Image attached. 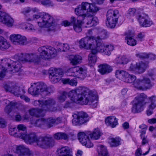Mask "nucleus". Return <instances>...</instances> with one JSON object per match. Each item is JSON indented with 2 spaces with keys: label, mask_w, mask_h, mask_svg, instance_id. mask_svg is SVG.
<instances>
[{
  "label": "nucleus",
  "mask_w": 156,
  "mask_h": 156,
  "mask_svg": "<svg viewBox=\"0 0 156 156\" xmlns=\"http://www.w3.org/2000/svg\"><path fill=\"white\" fill-rule=\"evenodd\" d=\"M67 94L73 102L83 105L88 104L93 108L96 107L98 105L97 96L86 87H80L70 91L68 93L63 91L58 98L59 101L62 102L64 101Z\"/></svg>",
  "instance_id": "nucleus-1"
},
{
  "label": "nucleus",
  "mask_w": 156,
  "mask_h": 156,
  "mask_svg": "<svg viewBox=\"0 0 156 156\" xmlns=\"http://www.w3.org/2000/svg\"><path fill=\"white\" fill-rule=\"evenodd\" d=\"M31 11L30 8L27 7L22 12V13L25 16V19L27 21L37 20L38 26L41 27H50L54 25L55 23V20L49 14L43 13L34 15L32 19L29 18L30 16L29 13Z\"/></svg>",
  "instance_id": "nucleus-2"
},
{
  "label": "nucleus",
  "mask_w": 156,
  "mask_h": 156,
  "mask_svg": "<svg viewBox=\"0 0 156 156\" xmlns=\"http://www.w3.org/2000/svg\"><path fill=\"white\" fill-rule=\"evenodd\" d=\"M21 67L20 62L15 58L14 60L6 58L0 59V69L2 70L0 72V80L5 76L7 70L13 73L17 72L21 70Z\"/></svg>",
  "instance_id": "nucleus-3"
},
{
  "label": "nucleus",
  "mask_w": 156,
  "mask_h": 156,
  "mask_svg": "<svg viewBox=\"0 0 156 156\" xmlns=\"http://www.w3.org/2000/svg\"><path fill=\"white\" fill-rule=\"evenodd\" d=\"M156 75V69H151L148 71L147 74L142 76V78L138 79L133 84L136 88L142 90L150 89L153 84L151 83V80H154Z\"/></svg>",
  "instance_id": "nucleus-4"
},
{
  "label": "nucleus",
  "mask_w": 156,
  "mask_h": 156,
  "mask_svg": "<svg viewBox=\"0 0 156 156\" xmlns=\"http://www.w3.org/2000/svg\"><path fill=\"white\" fill-rule=\"evenodd\" d=\"M29 92L34 95L40 94L43 97L49 95L54 91L53 88L48 87L43 82L34 83L28 89Z\"/></svg>",
  "instance_id": "nucleus-5"
},
{
  "label": "nucleus",
  "mask_w": 156,
  "mask_h": 156,
  "mask_svg": "<svg viewBox=\"0 0 156 156\" xmlns=\"http://www.w3.org/2000/svg\"><path fill=\"white\" fill-rule=\"evenodd\" d=\"M43 101V109H39L38 108H31L29 111L30 115L37 117H43L45 115L46 111L48 110V107L54 105L56 103L55 100L51 98H49Z\"/></svg>",
  "instance_id": "nucleus-6"
},
{
  "label": "nucleus",
  "mask_w": 156,
  "mask_h": 156,
  "mask_svg": "<svg viewBox=\"0 0 156 156\" xmlns=\"http://www.w3.org/2000/svg\"><path fill=\"white\" fill-rule=\"evenodd\" d=\"M147 97L146 95L143 93L138 94L135 97L133 101V105L131 109L132 113H138L143 111V107L146 104L145 100Z\"/></svg>",
  "instance_id": "nucleus-7"
},
{
  "label": "nucleus",
  "mask_w": 156,
  "mask_h": 156,
  "mask_svg": "<svg viewBox=\"0 0 156 156\" xmlns=\"http://www.w3.org/2000/svg\"><path fill=\"white\" fill-rule=\"evenodd\" d=\"M98 38L96 39L93 36H87L82 38L79 42V47L86 49H95L98 42Z\"/></svg>",
  "instance_id": "nucleus-8"
},
{
  "label": "nucleus",
  "mask_w": 156,
  "mask_h": 156,
  "mask_svg": "<svg viewBox=\"0 0 156 156\" xmlns=\"http://www.w3.org/2000/svg\"><path fill=\"white\" fill-rule=\"evenodd\" d=\"M38 51L41 58L45 59L52 58L55 57L57 51L54 48L50 46H43L38 48Z\"/></svg>",
  "instance_id": "nucleus-9"
},
{
  "label": "nucleus",
  "mask_w": 156,
  "mask_h": 156,
  "mask_svg": "<svg viewBox=\"0 0 156 156\" xmlns=\"http://www.w3.org/2000/svg\"><path fill=\"white\" fill-rule=\"evenodd\" d=\"M14 58L18 61L21 65V62H33L38 64L40 61V58L35 53H27L23 54L22 53L16 55Z\"/></svg>",
  "instance_id": "nucleus-10"
},
{
  "label": "nucleus",
  "mask_w": 156,
  "mask_h": 156,
  "mask_svg": "<svg viewBox=\"0 0 156 156\" xmlns=\"http://www.w3.org/2000/svg\"><path fill=\"white\" fill-rule=\"evenodd\" d=\"M107 20L106 23L107 26L111 28H114L118 21L119 16L118 10L109 9L107 13Z\"/></svg>",
  "instance_id": "nucleus-11"
},
{
  "label": "nucleus",
  "mask_w": 156,
  "mask_h": 156,
  "mask_svg": "<svg viewBox=\"0 0 156 156\" xmlns=\"http://www.w3.org/2000/svg\"><path fill=\"white\" fill-rule=\"evenodd\" d=\"M95 49L96 50H94L93 51L95 53L99 52L103 54L109 55L111 52L114 50V47L112 45L103 43L101 40L99 39Z\"/></svg>",
  "instance_id": "nucleus-12"
},
{
  "label": "nucleus",
  "mask_w": 156,
  "mask_h": 156,
  "mask_svg": "<svg viewBox=\"0 0 156 156\" xmlns=\"http://www.w3.org/2000/svg\"><path fill=\"white\" fill-rule=\"evenodd\" d=\"M86 68L77 67L69 69L66 73L68 76H77L81 79H83L86 76Z\"/></svg>",
  "instance_id": "nucleus-13"
},
{
  "label": "nucleus",
  "mask_w": 156,
  "mask_h": 156,
  "mask_svg": "<svg viewBox=\"0 0 156 156\" xmlns=\"http://www.w3.org/2000/svg\"><path fill=\"white\" fill-rule=\"evenodd\" d=\"M73 116L74 118L72 120V123L75 126L82 125L89 120L88 115L86 113L82 111L74 114Z\"/></svg>",
  "instance_id": "nucleus-14"
},
{
  "label": "nucleus",
  "mask_w": 156,
  "mask_h": 156,
  "mask_svg": "<svg viewBox=\"0 0 156 156\" xmlns=\"http://www.w3.org/2000/svg\"><path fill=\"white\" fill-rule=\"evenodd\" d=\"M48 73L50 81L54 83L59 81L63 74V73L61 69L52 68L49 69Z\"/></svg>",
  "instance_id": "nucleus-15"
},
{
  "label": "nucleus",
  "mask_w": 156,
  "mask_h": 156,
  "mask_svg": "<svg viewBox=\"0 0 156 156\" xmlns=\"http://www.w3.org/2000/svg\"><path fill=\"white\" fill-rule=\"evenodd\" d=\"M54 140L51 137H40L37 143V145L43 148H46L54 145Z\"/></svg>",
  "instance_id": "nucleus-16"
},
{
  "label": "nucleus",
  "mask_w": 156,
  "mask_h": 156,
  "mask_svg": "<svg viewBox=\"0 0 156 156\" xmlns=\"http://www.w3.org/2000/svg\"><path fill=\"white\" fill-rule=\"evenodd\" d=\"M10 38L11 42L15 45H23L28 43L26 37L20 34H12L10 36Z\"/></svg>",
  "instance_id": "nucleus-17"
},
{
  "label": "nucleus",
  "mask_w": 156,
  "mask_h": 156,
  "mask_svg": "<svg viewBox=\"0 0 156 156\" xmlns=\"http://www.w3.org/2000/svg\"><path fill=\"white\" fill-rule=\"evenodd\" d=\"M4 88L6 91H8L13 94L19 97L20 96L21 98L24 99L26 96L23 95H21V92L24 93V91L23 89H21V91L19 87L17 86H12L10 85L5 84L4 86Z\"/></svg>",
  "instance_id": "nucleus-18"
},
{
  "label": "nucleus",
  "mask_w": 156,
  "mask_h": 156,
  "mask_svg": "<svg viewBox=\"0 0 156 156\" xmlns=\"http://www.w3.org/2000/svg\"><path fill=\"white\" fill-rule=\"evenodd\" d=\"M78 138L81 143L87 148H90L93 146V144L90 141L89 137L83 132L78 134Z\"/></svg>",
  "instance_id": "nucleus-19"
},
{
  "label": "nucleus",
  "mask_w": 156,
  "mask_h": 156,
  "mask_svg": "<svg viewBox=\"0 0 156 156\" xmlns=\"http://www.w3.org/2000/svg\"><path fill=\"white\" fill-rule=\"evenodd\" d=\"M0 22L8 27H12L13 25V19L5 13L0 11Z\"/></svg>",
  "instance_id": "nucleus-20"
},
{
  "label": "nucleus",
  "mask_w": 156,
  "mask_h": 156,
  "mask_svg": "<svg viewBox=\"0 0 156 156\" xmlns=\"http://www.w3.org/2000/svg\"><path fill=\"white\" fill-rule=\"evenodd\" d=\"M98 20L96 17H93L91 14H89L84 21L83 23L84 24V26L86 27H91L95 26L98 23Z\"/></svg>",
  "instance_id": "nucleus-21"
},
{
  "label": "nucleus",
  "mask_w": 156,
  "mask_h": 156,
  "mask_svg": "<svg viewBox=\"0 0 156 156\" xmlns=\"http://www.w3.org/2000/svg\"><path fill=\"white\" fill-rule=\"evenodd\" d=\"M147 16L144 14H141L139 15V22L142 27H149L153 24L152 21L147 19Z\"/></svg>",
  "instance_id": "nucleus-22"
},
{
  "label": "nucleus",
  "mask_w": 156,
  "mask_h": 156,
  "mask_svg": "<svg viewBox=\"0 0 156 156\" xmlns=\"http://www.w3.org/2000/svg\"><path fill=\"white\" fill-rule=\"evenodd\" d=\"M80 5L86 13L88 12L94 13L99 10L98 8L95 5L87 2H83Z\"/></svg>",
  "instance_id": "nucleus-23"
},
{
  "label": "nucleus",
  "mask_w": 156,
  "mask_h": 156,
  "mask_svg": "<svg viewBox=\"0 0 156 156\" xmlns=\"http://www.w3.org/2000/svg\"><path fill=\"white\" fill-rule=\"evenodd\" d=\"M75 13L78 16L79 19L84 21L90 14L86 13L80 5L75 9Z\"/></svg>",
  "instance_id": "nucleus-24"
},
{
  "label": "nucleus",
  "mask_w": 156,
  "mask_h": 156,
  "mask_svg": "<svg viewBox=\"0 0 156 156\" xmlns=\"http://www.w3.org/2000/svg\"><path fill=\"white\" fill-rule=\"evenodd\" d=\"M71 22L73 24V28L74 30L77 32H80L82 31L81 24H84L83 23V20L76 19L74 16H72L71 18Z\"/></svg>",
  "instance_id": "nucleus-25"
},
{
  "label": "nucleus",
  "mask_w": 156,
  "mask_h": 156,
  "mask_svg": "<svg viewBox=\"0 0 156 156\" xmlns=\"http://www.w3.org/2000/svg\"><path fill=\"white\" fill-rule=\"evenodd\" d=\"M38 138L39 137L35 133H31L30 134H27V133L22 139L26 142L31 144L34 142L37 143Z\"/></svg>",
  "instance_id": "nucleus-26"
},
{
  "label": "nucleus",
  "mask_w": 156,
  "mask_h": 156,
  "mask_svg": "<svg viewBox=\"0 0 156 156\" xmlns=\"http://www.w3.org/2000/svg\"><path fill=\"white\" fill-rule=\"evenodd\" d=\"M98 67V71L102 75L109 73L112 70V67L107 64H101Z\"/></svg>",
  "instance_id": "nucleus-27"
},
{
  "label": "nucleus",
  "mask_w": 156,
  "mask_h": 156,
  "mask_svg": "<svg viewBox=\"0 0 156 156\" xmlns=\"http://www.w3.org/2000/svg\"><path fill=\"white\" fill-rule=\"evenodd\" d=\"M105 123L107 126H110L112 128L115 127L118 124V119L115 116H109L106 118Z\"/></svg>",
  "instance_id": "nucleus-28"
},
{
  "label": "nucleus",
  "mask_w": 156,
  "mask_h": 156,
  "mask_svg": "<svg viewBox=\"0 0 156 156\" xmlns=\"http://www.w3.org/2000/svg\"><path fill=\"white\" fill-rule=\"evenodd\" d=\"M61 119L60 118L56 119L50 117L46 119V126L48 128H50L53 126L55 124H58L61 122Z\"/></svg>",
  "instance_id": "nucleus-29"
},
{
  "label": "nucleus",
  "mask_w": 156,
  "mask_h": 156,
  "mask_svg": "<svg viewBox=\"0 0 156 156\" xmlns=\"http://www.w3.org/2000/svg\"><path fill=\"white\" fill-rule=\"evenodd\" d=\"M17 129L18 132V137L22 139L27 133L26 126L22 124L17 125Z\"/></svg>",
  "instance_id": "nucleus-30"
},
{
  "label": "nucleus",
  "mask_w": 156,
  "mask_h": 156,
  "mask_svg": "<svg viewBox=\"0 0 156 156\" xmlns=\"http://www.w3.org/2000/svg\"><path fill=\"white\" fill-rule=\"evenodd\" d=\"M58 156H72L69 148L66 147H62L58 151Z\"/></svg>",
  "instance_id": "nucleus-31"
},
{
  "label": "nucleus",
  "mask_w": 156,
  "mask_h": 156,
  "mask_svg": "<svg viewBox=\"0 0 156 156\" xmlns=\"http://www.w3.org/2000/svg\"><path fill=\"white\" fill-rule=\"evenodd\" d=\"M15 152L19 155L18 156H26L28 153V150L23 146H16Z\"/></svg>",
  "instance_id": "nucleus-32"
},
{
  "label": "nucleus",
  "mask_w": 156,
  "mask_h": 156,
  "mask_svg": "<svg viewBox=\"0 0 156 156\" xmlns=\"http://www.w3.org/2000/svg\"><path fill=\"white\" fill-rule=\"evenodd\" d=\"M10 47V44L4 37L0 36V49L5 51Z\"/></svg>",
  "instance_id": "nucleus-33"
},
{
  "label": "nucleus",
  "mask_w": 156,
  "mask_h": 156,
  "mask_svg": "<svg viewBox=\"0 0 156 156\" xmlns=\"http://www.w3.org/2000/svg\"><path fill=\"white\" fill-rule=\"evenodd\" d=\"M148 63H145L143 62H141L138 63H137V71L139 73H144L148 66Z\"/></svg>",
  "instance_id": "nucleus-34"
},
{
  "label": "nucleus",
  "mask_w": 156,
  "mask_h": 156,
  "mask_svg": "<svg viewBox=\"0 0 156 156\" xmlns=\"http://www.w3.org/2000/svg\"><path fill=\"white\" fill-rule=\"evenodd\" d=\"M96 50V49H93L91 51V53L88 55V61L89 64L90 66H93L96 62L97 58L96 54L93 52V50Z\"/></svg>",
  "instance_id": "nucleus-35"
},
{
  "label": "nucleus",
  "mask_w": 156,
  "mask_h": 156,
  "mask_svg": "<svg viewBox=\"0 0 156 156\" xmlns=\"http://www.w3.org/2000/svg\"><path fill=\"white\" fill-rule=\"evenodd\" d=\"M136 80V77L135 76L129 74L127 72L123 81L126 83H133Z\"/></svg>",
  "instance_id": "nucleus-36"
},
{
  "label": "nucleus",
  "mask_w": 156,
  "mask_h": 156,
  "mask_svg": "<svg viewBox=\"0 0 156 156\" xmlns=\"http://www.w3.org/2000/svg\"><path fill=\"white\" fill-rule=\"evenodd\" d=\"M82 59V57L78 55H71L70 58L71 63L73 65H76L81 63Z\"/></svg>",
  "instance_id": "nucleus-37"
},
{
  "label": "nucleus",
  "mask_w": 156,
  "mask_h": 156,
  "mask_svg": "<svg viewBox=\"0 0 156 156\" xmlns=\"http://www.w3.org/2000/svg\"><path fill=\"white\" fill-rule=\"evenodd\" d=\"M97 151L99 156H108L107 151L105 146L101 145H98Z\"/></svg>",
  "instance_id": "nucleus-38"
},
{
  "label": "nucleus",
  "mask_w": 156,
  "mask_h": 156,
  "mask_svg": "<svg viewBox=\"0 0 156 156\" xmlns=\"http://www.w3.org/2000/svg\"><path fill=\"white\" fill-rule=\"evenodd\" d=\"M89 135L91 139L97 140L100 138L101 135V133L98 129H95Z\"/></svg>",
  "instance_id": "nucleus-39"
},
{
  "label": "nucleus",
  "mask_w": 156,
  "mask_h": 156,
  "mask_svg": "<svg viewBox=\"0 0 156 156\" xmlns=\"http://www.w3.org/2000/svg\"><path fill=\"white\" fill-rule=\"evenodd\" d=\"M54 138L56 140L64 139H68L67 135L65 133L58 132L55 133L53 136Z\"/></svg>",
  "instance_id": "nucleus-40"
},
{
  "label": "nucleus",
  "mask_w": 156,
  "mask_h": 156,
  "mask_svg": "<svg viewBox=\"0 0 156 156\" xmlns=\"http://www.w3.org/2000/svg\"><path fill=\"white\" fill-rule=\"evenodd\" d=\"M127 72L124 70H116L115 74L116 77L122 80H124Z\"/></svg>",
  "instance_id": "nucleus-41"
},
{
  "label": "nucleus",
  "mask_w": 156,
  "mask_h": 156,
  "mask_svg": "<svg viewBox=\"0 0 156 156\" xmlns=\"http://www.w3.org/2000/svg\"><path fill=\"white\" fill-rule=\"evenodd\" d=\"M148 99L150 101L151 104L149 105L148 107L153 110L156 107V97L154 96H153L151 97H149Z\"/></svg>",
  "instance_id": "nucleus-42"
},
{
  "label": "nucleus",
  "mask_w": 156,
  "mask_h": 156,
  "mask_svg": "<svg viewBox=\"0 0 156 156\" xmlns=\"http://www.w3.org/2000/svg\"><path fill=\"white\" fill-rule=\"evenodd\" d=\"M110 140L112 147H117L120 144V139L118 138H111Z\"/></svg>",
  "instance_id": "nucleus-43"
},
{
  "label": "nucleus",
  "mask_w": 156,
  "mask_h": 156,
  "mask_svg": "<svg viewBox=\"0 0 156 156\" xmlns=\"http://www.w3.org/2000/svg\"><path fill=\"white\" fill-rule=\"evenodd\" d=\"M58 51H65L69 49V47L68 45L67 44H63L62 45V44H58Z\"/></svg>",
  "instance_id": "nucleus-44"
},
{
  "label": "nucleus",
  "mask_w": 156,
  "mask_h": 156,
  "mask_svg": "<svg viewBox=\"0 0 156 156\" xmlns=\"http://www.w3.org/2000/svg\"><path fill=\"white\" fill-rule=\"evenodd\" d=\"M16 105V103L15 102H11L10 103V105H7L5 108V112L9 114L12 110V109L14 106Z\"/></svg>",
  "instance_id": "nucleus-45"
},
{
  "label": "nucleus",
  "mask_w": 156,
  "mask_h": 156,
  "mask_svg": "<svg viewBox=\"0 0 156 156\" xmlns=\"http://www.w3.org/2000/svg\"><path fill=\"white\" fill-rule=\"evenodd\" d=\"M46 119H39L37 120L35 122V125L37 126H41L42 125L46 126Z\"/></svg>",
  "instance_id": "nucleus-46"
},
{
  "label": "nucleus",
  "mask_w": 156,
  "mask_h": 156,
  "mask_svg": "<svg viewBox=\"0 0 156 156\" xmlns=\"http://www.w3.org/2000/svg\"><path fill=\"white\" fill-rule=\"evenodd\" d=\"M9 134L12 136L18 137V132L16 127L10 128L9 130Z\"/></svg>",
  "instance_id": "nucleus-47"
},
{
  "label": "nucleus",
  "mask_w": 156,
  "mask_h": 156,
  "mask_svg": "<svg viewBox=\"0 0 156 156\" xmlns=\"http://www.w3.org/2000/svg\"><path fill=\"white\" fill-rule=\"evenodd\" d=\"M148 53H138L136 54V56L141 59L148 58Z\"/></svg>",
  "instance_id": "nucleus-48"
},
{
  "label": "nucleus",
  "mask_w": 156,
  "mask_h": 156,
  "mask_svg": "<svg viewBox=\"0 0 156 156\" xmlns=\"http://www.w3.org/2000/svg\"><path fill=\"white\" fill-rule=\"evenodd\" d=\"M124 35L126 36L125 37V39L126 40L127 39L133 37L134 36V34L133 31L131 30H129L125 33Z\"/></svg>",
  "instance_id": "nucleus-49"
},
{
  "label": "nucleus",
  "mask_w": 156,
  "mask_h": 156,
  "mask_svg": "<svg viewBox=\"0 0 156 156\" xmlns=\"http://www.w3.org/2000/svg\"><path fill=\"white\" fill-rule=\"evenodd\" d=\"M126 40H127V44L129 45L134 46L136 44V41L133 37L127 39Z\"/></svg>",
  "instance_id": "nucleus-50"
},
{
  "label": "nucleus",
  "mask_w": 156,
  "mask_h": 156,
  "mask_svg": "<svg viewBox=\"0 0 156 156\" xmlns=\"http://www.w3.org/2000/svg\"><path fill=\"white\" fill-rule=\"evenodd\" d=\"M136 9L134 8H129L127 13V16H133L136 13Z\"/></svg>",
  "instance_id": "nucleus-51"
},
{
  "label": "nucleus",
  "mask_w": 156,
  "mask_h": 156,
  "mask_svg": "<svg viewBox=\"0 0 156 156\" xmlns=\"http://www.w3.org/2000/svg\"><path fill=\"white\" fill-rule=\"evenodd\" d=\"M127 62L128 59L124 56L119 58L117 62L119 64H126Z\"/></svg>",
  "instance_id": "nucleus-52"
},
{
  "label": "nucleus",
  "mask_w": 156,
  "mask_h": 156,
  "mask_svg": "<svg viewBox=\"0 0 156 156\" xmlns=\"http://www.w3.org/2000/svg\"><path fill=\"white\" fill-rule=\"evenodd\" d=\"M33 105L35 106H39L41 108V109H43V100H35L33 102Z\"/></svg>",
  "instance_id": "nucleus-53"
},
{
  "label": "nucleus",
  "mask_w": 156,
  "mask_h": 156,
  "mask_svg": "<svg viewBox=\"0 0 156 156\" xmlns=\"http://www.w3.org/2000/svg\"><path fill=\"white\" fill-rule=\"evenodd\" d=\"M41 4L44 6H50L52 5L51 2L50 0H43L41 2Z\"/></svg>",
  "instance_id": "nucleus-54"
},
{
  "label": "nucleus",
  "mask_w": 156,
  "mask_h": 156,
  "mask_svg": "<svg viewBox=\"0 0 156 156\" xmlns=\"http://www.w3.org/2000/svg\"><path fill=\"white\" fill-rule=\"evenodd\" d=\"M25 29L31 31H34L35 30V29L34 26L32 24L28 23L27 26L24 27Z\"/></svg>",
  "instance_id": "nucleus-55"
},
{
  "label": "nucleus",
  "mask_w": 156,
  "mask_h": 156,
  "mask_svg": "<svg viewBox=\"0 0 156 156\" xmlns=\"http://www.w3.org/2000/svg\"><path fill=\"white\" fill-rule=\"evenodd\" d=\"M7 125V122L5 120L2 118H0V127L1 128H5Z\"/></svg>",
  "instance_id": "nucleus-56"
},
{
  "label": "nucleus",
  "mask_w": 156,
  "mask_h": 156,
  "mask_svg": "<svg viewBox=\"0 0 156 156\" xmlns=\"http://www.w3.org/2000/svg\"><path fill=\"white\" fill-rule=\"evenodd\" d=\"M73 102L66 101L64 106V108H71L73 106Z\"/></svg>",
  "instance_id": "nucleus-57"
},
{
  "label": "nucleus",
  "mask_w": 156,
  "mask_h": 156,
  "mask_svg": "<svg viewBox=\"0 0 156 156\" xmlns=\"http://www.w3.org/2000/svg\"><path fill=\"white\" fill-rule=\"evenodd\" d=\"M141 139H142L141 143L142 145H144L148 143L149 140L147 138V136L145 137H144L141 138Z\"/></svg>",
  "instance_id": "nucleus-58"
},
{
  "label": "nucleus",
  "mask_w": 156,
  "mask_h": 156,
  "mask_svg": "<svg viewBox=\"0 0 156 156\" xmlns=\"http://www.w3.org/2000/svg\"><path fill=\"white\" fill-rule=\"evenodd\" d=\"M77 83V82L75 80L72 79L69 80V84L71 86H76Z\"/></svg>",
  "instance_id": "nucleus-59"
},
{
  "label": "nucleus",
  "mask_w": 156,
  "mask_h": 156,
  "mask_svg": "<svg viewBox=\"0 0 156 156\" xmlns=\"http://www.w3.org/2000/svg\"><path fill=\"white\" fill-rule=\"evenodd\" d=\"M128 70L131 71H137L136 65V66H135L132 64H131L130 65Z\"/></svg>",
  "instance_id": "nucleus-60"
},
{
  "label": "nucleus",
  "mask_w": 156,
  "mask_h": 156,
  "mask_svg": "<svg viewBox=\"0 0 156 156\" xmlns=\"http://www.w3.org/2000/svg\"><path fill=\"white\" fill-rule=\"evenodd\" d=\"M148 58H149L151 60H154L156 59V55H155L148 53Z\"/></svg>",
  "instance_id": "nucleus-61"
},
{
  "label": "nucleus",
  "mask_w": 156,
  "mask_h": 156,
  "mask_svg": "<svg viewBox=\"0 0 156 156\" xmlns=\"http://www.w3.org/2000/svg\"><path fill=\"white\" fill-rule=\"evenodd\" d=\"M142 155V151L140 148H138L136 151L135 156H140Z\"/></svg>",
  "instance_id": "nucleus-62"
},
{
  "label": "nucleus",
  "mask_w": 156,
  "mask_h": 156,
  "mask_svg": "<svg viewBox=\"0 0 156 156\" xmlns=\"http://www.w3.org/2000/svg\"><path fill=\"white\" fill-rule=\"evenodd\" d=\"M70 79L69 78L62 79V82L64 84H69Z\"/></svg>",
  "instance_id": "nucleus-63"
},
{
  "label": "nucleus",
  "mask_w": 156,
  "mask_h": 156,
  "mask_svg": "<svg viewBox=\"0 0 156 156\" xmlns=\"http://www.w3.org/2000/svg\"><path fill=\"white\" fill-rule=\"evenodd\" d=\"M148 122L151 124H154L156 123V119L153 118L149 119L148 120Z\"/></svg>",
  "instance_id": "nucleus-64"
}]
</instances>
